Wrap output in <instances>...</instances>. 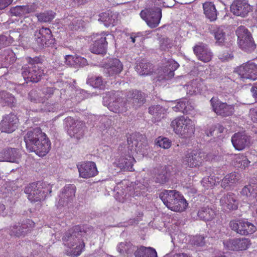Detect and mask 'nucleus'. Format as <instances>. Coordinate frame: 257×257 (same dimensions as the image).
Returning a JSON list of instances; mask_svg holds the SVG:
<instances>
[{"label":"nucleus","mask_w":257,"mask_h":257,"mask_svg":"<svg viewBox=\"0 0 257 257\" xmlns=\"http://www.w3.org/2000/svg\"><path fill=\"white\" fill-rule=\"evenodd\" d=\"M55 16V13L52 11H47L36 15L38 21L41 23L50 22L54 19Z\"/></svg>","instance_id":"42"},{"label":"nucleus","mask_w":257,"mask_h":257,"mask_svg":"<svg viewBox=\"0 0 257 257\" xmlns=\"http://www.w3.org/2000/svg\"><path fill=\"white\" fill-rule=\"evenodd\" d=\"M229 226L232 230L242 235L251 234L256 230L253 224L244 219L231 220Z\"/></svg>","instance_id":"13"},{"label":"nucleus","mask_w":257,"mask_h":257,"mask_svg":"<svg viewBox=\"0 0 257 257\" xmlns=\"http://www.w3.org/2000/svg\"><path fill=\"white\" fill-rule=\"evenodd\" d=\"M6 209L5 205L0 202V216L4 214V211Z\"/></svg>","instance_id":"63"},{"label":"nucleus","mask_w":257,"mask_h":257,"mask_svg":"<svg viewBox=\"0 0 257 257\" xmlns=\"http://www.w3.org/2000/svg\"><path fill=\"white\" fill-rule=\"evenodd\" d=\"M122 64L118 59H111L109 61L107 71L110 75L119 74L122 71Z\"/></svg>","instance_id":"33"},{"label":"nucleus","mask_w":257,"mask_h":257,"mask_svg":"<svg viewBox=\"0 0 257 257\" xmlns=\"http://www.w3.org/2000/svg\"><path fill=\"white\" fill-rule=\"evenodd\" d=\"M84 27V21L81 19L73 18L69 25V29L74 31L81 30Z\"/></svg>","instance_id":"46"},{"label":"nucleus","mask_w":257,"mask_h":257,"mask_svg":"<svg viewBox=\"0 0 257 257\" xmlns=\"http://www.w3.org/2000/svg\"><path fill=\"white\" fill-rule=\"evenodd\" d=\"M193 51L198 58L204 62H208L212 59V54L210 50L202 43L195 46Z\"/></svg>","instance_id":"27"},{"label":"nucleus","mask_w":257,"mask_h":257,"mask_svg":"<svg viewBox=\"0 0 257 257\" xmlns=\"http://www.w3.org/2000/svg\"><path fill=\"white\" fill-rule=\"evenodd\" d=\"M27 60L29 63L32 66L28 67H23L22 75L27 82H38L41 79L44 74L43 70L37 65H36L38 63V58L29 57Z\"/></svg>","instance_id":"7"},{"label":"nucleus","mask_w":257,"mask_h":257,"mask_svg":"<svg viewBox=\"0 0 257 257\" xmlns=\"http://www.w3.org/2000/svg\"><path fill=\"white\" fill-rule=\"evenodd\" d=\"M231 142L235 150L241 151L249 146L250 139L245 133L239 132L232 136Z\"/></svg>","instance_id":"24"},{"label":"nucleus","mask_w":257,"mask_h":257,"mask_svg":"<svg viewBox=\"0 0 257 257\" xmlns=\"http://www.w3.org/2000/svg\"><path fill=\"white\" fill-rule=\"evenodd\" d=\"M143 136L140 133H134L129 135L127 137V144L131 149V153L125 155L124 156H121L118 159H116L115 163L117 167L121 169H124L129 171H132L134 163L136 162V160L134 157L133 151L136 152H142L143 147L146 146L142 142Z\"/></svg>","instance_id":"3"},{"label":"nucleus","mask_w":257,"mask_h":257,"mask_svg":"<svg viewBox=\"0 0 257 257\" xmlns=\"http://www.w3.org/2000/svg\"><path fill=\"white\" fill-rule=\"evenodd\" d=\"M235 72L242 79H257V64L251 61H248L238 66Z\"/></svg>","instance_id":"15"},{"label":"nucleus","mask_w":257,"mask_h":257,"mask_svg":"<svg viewBox=\"0 0 257 257\" xmlns=\"http://www.w3.org/2000/svg\"><path fill=\"white\" fill-rule=\"evenodd\" d=\"M136 247L130 242H120L117 246V250L121 254H132Z\"/></svg>","instance_id":"39"},{"label":"nucleus","mask_w":257,"mask_h":257,"mask_svg":"<svg viewBox=\"0 0 257 257\" xmlns=\"http://www.w3.org/2000/svg\"><path fill=\"white\" fill-rule=\"evenodd\" d=\"M88 81L93 87L103 89L105 87V82L103 81L101 77H92L89 79Z\"/></svg>","instance_id":"49"},{"label":"nucleus","mask_w":257,"mask_h":257,"mask_svg":"<svg viewBox=\"0 0 257 257\" xmlns=\"http://www.w3.org/2000/svg\"><path fill=\"white\" fill-rule=\"evenodd\" d=\"M159 197L168 209L175 212H183L188 205L183 195L176 190H165L160 194Z\"/></svg>","instance_id":"4"},{"label":"nucleus","mask_w":257,"mask_h":257,"mask_svg":"<svg viewBox=\"0 0 257 257\" xmlns=\"http://www.w3.org/2000/svg\"><path fill=\"white\" fill-rule=\"evenodd\" d=\"M13 0H0V10L5 9L12 4Z\"/></svg>","instance_id":"59"},{"label":"nucleus","mask_w":257,"mask_h":257,"mask_svg":"<svg viewBox=\"0 0 257 257\" xmlns=\"http://www.w3.org/2000/svg\"><path fill=\"white\" fill-rule=\"evenodd\" d=\"M236 34L238 38V44L242 50L248 51L255 48L251 34L245 27H239L236 31Z\"/></svg>","instance_id":"11"},{"label":"nucleus","mask_w":257,"mask_h":257,"mask_svg":"<svg viewBox=\"0 0 257 257\" xmlns=\"http://www.w3.org/2000/svg\"><path fill=\"white\" fill-rule=\"evenodd\" d=\"M241 178L240 175L236 172H232L226 175L222 180L221 186L226 189L234 186Z\"/></svg>","instance_id":"29"},{"label":"nucleus","mask_w":257,"mask_h":257,"mask_svg":"<svg viewBox=\"0 0 257 257\" xmlns=\"http://www.w3.org/2000/svg\"><path fill=\"white\" fill-rule=\"evenodd\" d=\"M76 187L73 184L65 185L59 195V200L56 204L58 208H61L72 203L75 197Z\"/></svg>","instance_id":"16"},{"label":"nucleus","mask_w":257,"mask_h":257,"mask_svg":"<svg viewBox=\"0 0 257 257\" xmlns=\"http://www.w3.org/2000/svg\"><path fill=\"white\" fill-rule=\"evenodd\" d=\"M141 17L145 21L151 28H156L160 23L162 11L160 8L145 9L140 13Z\"/></svg>","instance_id":"10"},{"label":"nucleus","mask_w":257,"mask_h":257,"mask_svg":"<svg viewBox=\"0 0 257 257\" xmlns=\"http://www.w3.org/2000/svg\"><path fill=\"white\" fill-rule=\"evenodd\" d=\"M10 12L12 16L21 17L29 13L28 8L25 6H17L12 8Z\"/></svg>","instance_id":"44"},{"label":"nucleus","mask_w":257,"mask_h":257,"mask_svg":"<svg viewBox=\"0 0 257 257\" xmlns=\"http://www.w3.org/2000/svg\"><path fill=\"white\" fill-rule=\"evenodd\" d=\"M152 64L142 60L137 63L136 67V70L141 75H148L151 74L153 72Z\"/></svg>","instance_id":"34"},{"label":"nucleus","mask_w":257,"mask_h":257,"mask_svg":"<svg viewBox=\"0 0 257 257\" xmlns=\"http://www.w3.org/2000/svg\"><path fill=\"white\" fill-rule=\"evenodd\" d=\"M172 46V41L168 38H162L160 41V48L162 51L168 50Z\"/></svg>","instance_id":"52"},{"label":"nucleus","mask_w":257,"mask_h":257,"mask_svg":"<svg viewBox=\"0 0 257 257\" xmlns=\"http://www.w3.org/2000/svg\"><path fill=\"white\" fill-rule=\"evenodd\" d=\"M126 100L132 102L136 108L139 107L145 103V94L141 91L132 90L128 92Z\"/></svg>","instance_id":"26"},{"label":"nucleus","mask_w":257,"mask_h":257,"mask_svg":"<svg viewBox=\"0 0 257 257\" xmlns=\"http://www.w3.org/2000/svg\"><path fill=\"white\" fill-rule=\"evenodd\" d=\"M1 102L4 106L13 107L16 106V99L12 94L6 92H2L1 94Z\"/></svg>","instance_id":"41"},{"label":"nucleus","mask_w":257,"mask_h":257,"mask_svg":"<svg viewBox=\"0 0 257 257\" xmlns=\"http://www.w3.org/2000/svg\"><path fill=\"white\" fill-rule=\"evenodd\" d=\"M251 92L252 93V96L257 102V83H254L251 88Z\"/></svg>","instance_id":"60"},{"label":"nucleus","mask_w":257,"mask_h":257,"mask_svg":"<svg viewBox=\"0 0 257 257\" xmlns=\"http://www.w3.org/2000/svg\"><path fill=\"white\" fill-rule=\"evenodd\" d=\"M109 34L102 32L93 35V44L90 47V51L97 54H105L106 53L108 43L106 41V36Z\"/></svg>","instance_id":"17"},{"label":"nucleus","mask_w":257,"mask_h":257,"mask_svg":"<svg viewBox=\"0 0 257 257\" xmlns=\"http://www.w3.org/2000/svg\"><path fill=\"white\" fill-rule=\"evenodd\" d=\"M240 193L241 196L246 198H253L255 197L253 186L251 184L244 186Z\"/></svg>","instance_id":"45"},{"label":"nucleus","mask_w":257,"mask_h":257,"mask_svg":"<svg viewBox=\"0 0 257 257\" xmlns=\"http://www.w3.org/2000/svg\"><path fill=\"white\" fill-rule=\"evenodd\" d=\"M98 20L102 22L106 27L114 26L117 23L116 15L108 12L102 13L99 15Z\"/></svg>","instance_id":"30"},{"label":"nucleus","mask_w":257,"mask_h":257,"mask_svg":"<svg viewBox=\"0 0 257 257\" xmlns=\"http://www.w3.org/2000/svg\"><path fill=\"white\" fill-rule=\"evenodd\" d=\"M149 112L153 115L157 121H159L164 117L167 110L160 105H154L149 107Z\"/></svg>","instance_id":"36"},{"label":"nucleus","mask_w":257,"mask_h":257,"mask_svg":"<svg viewBox=\"0 0 257 257\" xmlns=\"http://www.w3.org/2000/svg\"><path fill=\"white\" fill-rule=\"evenodd\" d=\"M223 244L226 250L240 251L248 249L251 246V242L248 238L239 237L225 240Z\"/></svg>","instance_id":"12"},{"label":"nucleus","mask_w":257,"mask_h":257,"mask_svg":"<svg viewBox=\"0 0 257 257\" xmlns=\"http://www.w3.org/2000/svg\"><path fill=\"white\" fill-rule=\"evenodd\" d=\"M174 257H191L189 254L185 253H176Z\"/></svg>","instance_id":"62"},{"label":"nucleus","mask_w":257,"mask_h":257,"mask_svg":"<svg viewBox=\"0 0 257 257\" xmlns=\"http://www.w3.org/2000/svg\"><path fill=\"white\" fill-rule=\"evenodd\" d=\"M171 126L175 134L182 137L192 135L195 129L192 120L184 116H178L174 119L171 122Z\"/></svg>","instance_id":"6"},{"label":"nucleus","mask_w":257,"mask_h":257,"mask_svg":"<svg viewBox=\"0 0 257 257\" xmlns=\"http://www.w3.org/2000/svg\"><path fill=\"white\" fill-rule=\"evenodd\" d=\"M193 108V107L186 99L179 100L176 106L173 107V109L175 111H179L186 114L189 113V111L192 110Z\"/></svg>","instance_id":"38"},{"label":"nucleus","mask_w":257,"mask_h":257,"mask_svg":"<svg viewBox=\"0 0 257 257\" xmlns=\"http://www.w3.org/2000/svg\"><path fill=\"white\" fill-rule=\"evenodd\" d=\"M65 122L68 127L67 134L71 138L80 140L83 137L86 128L85 123L83 121L68 117L65 119Z\"/></svg>","instance_id":"9"},{"label":"nucleus","mask_w":257,"mask_h":257,"mask_svg":"<svg viewBox=\"0 0 257 257\" xmlns=\"http://www.w3.org/2000/svg\"><path fill=\"white\" fill-rule=\"evenodd\" d=\"M249 115L252 121L257 123V108L250 109Z\"/></svg>","instance_id":"58"},{"label":"nucleus","mask_w":257,"mask_h":257,"mask_svg":"<svg viewBox=\"0 0 257 257\" xmlns=\"http://www.w3.org/2000/svg\"><path fill=\"white\" fill-rule=\"evenodd\" d=\"M230 10L234 15L245 17L252 9L246 0H234L230 6Z\"/></svg>","instance_id":"21"},{"label":"nucleus","mask_w":257,"mask_h":257,"mask_svg":"<svg viewBox=\"0 0 257 257\" xmlns=\"http://www.w3.org/2000/svg\"><path fill=\"white\" fill-rule=\"evenodd\" d=\"M220 205L223 211L235 210L238 208V201L234 193H227L220 198Z\"/></svg>","instance_id":"22"},{"label":"nucleus","mask_w":257,"mask_h":257,"mask_svg":"<svg viewBox=\"0 0 257 257\" xmlns=\"http://www.w3.org/2000/svg\"><path fill=\"white\" fill-rule=\"evenodd\" d=\"M218 58L222 62L228 61L233 59V55L230 50H222L219 53Z\"/></svg>","instance_id":"51"},{"label":"nucleus","mask_w":257,"mask_h":257,"mask_svg":"<svg viewBox=\"0 0 257 257\" xmlns=\"http://www.w3.org/2000/svg\"><path fill=\"white\" fill-rule=\"evenodd\" d=\"M88 228L85 225H74L66 231L62 237L63 241L65 245L71 247L74 246L77 242L80 243L72 250V257H77L81 254L85 248L83 240L80 241V238L84 236L88 231Z\"/></svg>","instance_id":"2"},{"label":"nucleus","mask_w":257,"mask_h":257,"mask_svg":"<svg viewBox=\"0 0 257 257\" xmlns=\"http://www.w3.org/2000/svg\"><path fill=\"white\" fill-rule=\"evenodd\" d=\"M210 102L212 110L217 115L222 117L232 115L234 112V105L223 102L217 97H212Z\"/></svg>","instance_id":"14"},{"label":"nucleus","mask_w":257,"mask_h":257,"mask_svg":"<svg viewBox=\"0 0 257 257\" xmlns=\"http://www.w3.org/2000/svg\"><path fill=\"white\" fill-rule=\"evenodd\" d=\"M160 173H158L156 177V182L160 184H164L167 181V171L165 167H160Z\"/></svg>","instance_id":"50"},{"label":"nucleus","mask_w":257,"mask_h":257,"mask_svg":"<svg viewBox=\"0 0 257 257\" xmlns=\"http://www.w3.org/2000/svg\"><path fill=\"white\" fill-rule=\"evenodd\" d=\"M24 139L27 149L40 157L45 156L51 148L49 139L40 127L28 131Z\"/></svg>","instance_id":"1"},{"label":"nucleus","mask_w":257,"mask_h":257,"mask_svg":"<svg viewBox=\"0 0 257 257\" xmlns=\"http://www.w3.org/2000/svg\"><path fill=\"white\" fill-rule=\"evenodd\" d=\"M25 224H23L22 226L14 225L11 227L10 234L11 236H15L19 237L24 235V233H26L28 230H24L26 229L25 227Z\"/></svg>","instance_id":"47"},{"label":"nucleus","mask_w":257,"mask_h":257,"mask_svg":"<svg viewBox=\"0 0 257 257\" xmlns=\"http://www.w3.org/2000/svg\"><path fill=\"white\" fill-rule=\"evenodd\" d=\"M214 37L216 43L219 45H221L224 42L225 33L222 30L218 28L214 32Z\"/></svg>","instance_id":"54"},{"label":"nucleus","mask_w":257,"mask_h":257,"mask_svg":"<svg viewBox=\"0 0 257 257\" xmlns=\"http://www.w3.org/2000/svg\"><path fill=\"white\" fill-rule=\"evenodd\" d=\"M144 214L143 212H139L137 214V217H138V220H141L143 217Z\"/></svg>","instance_id":"64"},{"label":"nucleus","mask_w":257,"mask_h":257,"mask_svg":"<svg viewBox=\"0 0 257 257\" xmlns=\"http://www.w3.org/2000/svg\"><path fill=\"white\" fill-rule=\"evenodd\" d=\"M197 215L203 220L209 221L214 218L216 212L214 209L208 206H203L199 209Z\"/></svg>","instance_id":"31"},{"label":"nucleus","mask_w":257,"mask_h":257,"mask_svg":"<svg viewBox=\"0 0 257 257\" xmlns=\"http://www.w3.org/2000/svg\"><path fill=\"white\" fill-rule=\"evenodd\" d=\"M79 177L88 179L96 176L98 174L96 164L92 161H84L77 165Z\"/></svg>","instance_id":"18"},{"label":"nucleus","mask_w":257,"mask_h":257,"mask_svg":"<svg viewBox=\"0 0 257 257\" xmlns=\"http://www.w3.org/2000/svg\"><path fill=\"white\" fill-rule=\"evenodd\" d=\"M235 164L239 168H245L249 166L250 162L244 154H235L233 158Z\"/></svg>","instance_id":"40"},{"label":"nucleus","mask_w":257,"mask_h":257,"mask_svg":"<svg viewBox=\"0 0 257 257\" xmlns=\"http://www.w3.org/2000/svg\"><path fill=\"white\" fill-rule=\"evenodd\" d=\"M204 13L210 21H215L217 19V11L214 5L210 2H206L203 5Z\"/></svg>","instance_id":"32"},{"label":"nucleus","mask_w":257,"mask_h":257,"mask_svg":"<svg viewBox=\"0 0 257 257\" xmlns=\"http://www.w3.org/2000/svg\"><path fill=\"white\" fill-rule=\"evenodd\" d=\"M65 59L66 64L70 66L75 64L83 67L87 64V60L79 56L66 55Z\"/></svg>","instance_id":"35"},{"label":"nucleus","mask_w":257,"mask_h":257,"mask_svg":"<svg viewBox=\"0 0 257 257\" xmlns=\"http://www.w3.org/2000/svg\"><path fill=\"white\" fill-rule=\"evenodd\" d=\"M224 130V127L221 125L213 126L205 131V134L208 137L212 136L214 138H218L221 136V134L223 132Z\"/></svg>","instance_id":"43"},{"label":"nucleus","mask_w":257,"mask_h":257,"mask_svg":"<svg viewBox=\"0 0 257 257\" xmlns=\"http://www.w3.org/2000/svg\"><path fill=\"white\" fill-rule=\"evenodd\" d=\"M54 92V89L51 87H47L43 89L42 93H41V96L43 98H44V102L52 97Z\"/></svg>","instance_id":"56"},{"label":"nucleus","mask_w":257,"mask_h":257,"mask_svg":"<svg viewBox=\"0 0 257 257\" xmlns=\"http://www.w3.org/2000/svg\"><path fill=\"white\" fill-rule=\"evenodd\" d=\"M17 59L15 53L11 49H7L0 52V68L8 67L14 63Z\"/></svg>","instance_id":"28"},{"label":"nucleus","mask_w":257,"mask_h":257,"mask_svg":"<svg viewBox=\"0 0 257 257\" xmlns=\"http://www.w3.org/2000/svg\"><path fill=\"white\" fill-rule=\"evenodd\" d=\"M20 158L18 150L15 148H7L0 152V162L8 161L19 163Z\"/></svg>","instance_id":"25"},{"label":"nucleus","mask_w":257,"mask_h":257,"mask_svg":"<svg viewBox=\"0 0 257 257\" xmlns=\"http://www.w3.org/2000/svg\"><path fill=\"white\" fill-rule=\"evenodd\" d=\"M136 257H157V252L152 247L141 246L134 252Z\"/></svg>","instance_id":"37"},{"label":"nucleus","mask_w":257,"mask_h":257,"mask_svg":"<svg viewBox=\"0 0 257 257\" xmlns=\"http://www.w3.org/2000/svg\"><path fill=\"white\" fill-rule=\"evenodd\" d=\"M207 155L199 150L188 151L185 154L183 162L189 168H198L202 166L205 161H207Z\"/></svg>","instance_id":"8"},{"label":"nucleus","mask_w":257,"mask_h":257,"mask_svg":"<svg viewBox=\"0 0 257 257\" xmlns=\"http://www.w3.org/2000/svg\"><path fill=\"white\" fill-rule=\"evenodd\" d=\"M52 37L51 30L49 28L44 27L36 30L34 34V41L39 48H43L46 47Z\"/></svg>","instance_id":"20"},{"label":"nucleus","mask_w":257,"mask_h":257,"mask_svg":"<svg viewBox=\"0 0 257 257\" xmlns=\"http://www.w3.org/2000/svg\"><path fill=\"white\" fill-rule=\"evenodd\" d=\"M124 106L120 108L119 106L118 108H115V109H112V111L115 112L116 113H123L125 112L127 110V107H125V105H126V103H123Z\"/></svg>","instance_id":"61"},{"label":"nucleus","mask_w":257,"mask_h":257,"mask_svg":"<svg viewBox=\"0 0 257 257\" xmlns=\"http://www.w3.org/2000/svg\"><path fill=\"white\" fill-rule=\"evenodd\" d=\"M19 122L17 115L10 113L3 117L0 123V130L2 132L12 133L17 129Z\"/></svg>","instance_id":"19"},{"label":"nucleus","mask_w":257,"mask_h":257,"mask_svg":"<svg viewBox=\"0 0 257 257\" xmlns=\"http://www.w3.org/2000/svg\"><path fill=\"white\" fill-rule=\"evenodd\" d=\"M192 244L198 246H202L205 244V237L200 235H196L192 236L190 239Z\"/></svg>","instance_id":"53"},{"label":"nucleus","mask_w":257,"mask_h":257,"mask_svg":"<svg viewBox=\"0 0 257 257\" xmlns=\"http://www.w3.org/2000/svg\"><path fill=\"white\" fill-rule=\"evenodd\" d=\"M157 144L163 149H169L171 146V142L166 138L159 137Z\"/></svg>","instance_id":"55"},{"label":"nucleus","mask_w":257,"mask_h":257,"mask_svg":"<svg viewBox=\"0 0 257 257\" xmlns=\"http://www.w3.org/2000/svg\"><path fill=\"white\" fill-rule=\"evenodd\" d=\"M11 42L9 38L5 35L0 36V48L8 46Z\"/></svg>","instance_id":"57"},{"label":"nucleus","mask_w":257,"mask_h":257,"mask_svg":"<svg viewBox=\"0 0 257 257\" xmlns=\"http://www.w3.org/2000/svg\"><path fill=\"white\" fill-rule=\"evenodd\" d=\"M52 186L43 182H34L25 187L24 192L31 202L44 200L52 192Z\"/></svg>","instance_id":"5"},{"label":"nucleus","mask_w":257,"mask_h":257,"mask_svg":"<svg viewBox=\"0 0 257 257\" xmlns=\"http://www.w3.org/2000/svg\"><path fill=\"white\" fill-rule=\"evenodd\" d=\"M29 99L34 103H44V98L35 90H32L28 94Z\"/></svg>","instance_id":"48"},{"label":"nucleus","mask_w":257,"mask_h":257,"mask_svg":"<svg viewBox=\"0 0 257 257\" xmlns=\"http://www.w3.org/2000/svg\"><path fill=\"white\" fill-rule=\"evenodd\" d=\"M179 64L173 59L167 61L166 65L159 69V74L164 79H169L174 77V72L179 67Z\"/></svg>","instance_id":"23"}]
</instances>
